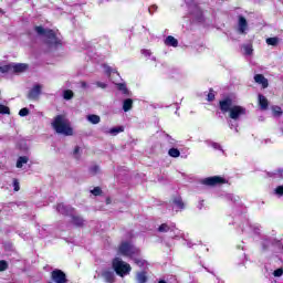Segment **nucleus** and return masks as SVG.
Instances as JSON below:
<instances>
[{
	"instance_id": "10",
	"label": "nucleus",
	"mask_w": 283,
	"mask_h": 283,
	"mask_svg": "<svg viewBox=\"0 0 283 283\" xmlns=\"http://www.w3.org/2000/svg\"><path fill=\"white\" fill-rule=\"evenodd\" d=\"M102 277L103 280H105V282L107 283H114L115 280V274H114V270L112 269H105L102 271Z\"/></svg>"
},
{
	"instance_id": "28",
	"label": "nucleus",
	"mask_w": 283,
	"mask_h": 283,
	"mask_svg": "<svg viewBox=\"0 0 283 283\" xmlns=\"http://www.w3.org/2000/svg\"><path fill=\"white\" fill-rule=\"evenodd\" d=\"M243 50L248 56H251V54H253V45L251 44L243 45Z\"/></svg>"
},
{
	"instance_id": "44",
	"label": "nucleus",
	"mask_w": 283,
	"mask_h": 283,
	"mask_svg": "<svg viewBox=\"0 0 283 283\" xmlns=\"http://www.w3.org/2000/svg\"><path fill=\"white\" fill-rule=\"evenodd\" d=\"M104 70L106 74H112V67H109L108 65H104Z\"/></svg>"
},
{
	"instance_id": "33",
	"label": "nucleus",
	"mask_w": 283,
	"mask_h": 283,
	"mask_svg": "<svg viewBox=\"0 0 283 283\" xmlns=\"http://www.w3.org/2000/svg\"><path fill=\"white\" fill-rule=\"evenodd\" d=\"M274 277H282L283 275V269L280 268L273 272Z\"/></svg>"
},
{
	"instance_id": "47",
	"label": "nucleus",
	"mask_w": 283,
	"mask_h": 283,
	"mask_svg": "<svg viewBox=\"0 0 283 283\" xmlns=\"http://www.w3.org/2000/svg\"><path fill=\"white\" fill-rule=\"evenodd\" d=\"M81 85H82V87H87V83H85V82H82Z\"/></svg>"
},
{
	"instance_id": "45",
	"label": "nucleus",
	"mask_w": 283,
	"mask_h": 283,
	"mask_svg": "<svg viewBox=\"0 0 283 283\" xmlns=\"http://www.w3.org/2000/svg\"><path fill=\"white\" fill-rule=\"evenodd\" d=\"M98 172V166H93L91 168V174H97Z\"/></svg>"
},
{
	"instance_id": "30",
	"label": "nucleus",
	"mask_w": 283,
	"mask_h": 283,
	"mask_svg": "<svg viewBox=\"0 0 283 283\" xmlns=\"http://www.w3.org/2000/svg\"><path fill=\"white\" fill-rule=\"evenodd\" d=\"M0 114H10V108L3 104H0Z\"/></svg>"
},
{
	"instance_id": "43",
	"label": "nucleus",
	"mask_w": 283,
	"mask_h": 283,
	"mask_svg": "<svg viewBox=\"0 0 283 283\" xmlns=\"http://www.w3.org/2000/svg\"><path fill=\"white\" fill-rule=\"evenodd\" d=\"M211 147H213V149H222V147L218 143H212Z\"/></svg>"
},
{
	"instance_id": "48",
	"label": "nucleus",
	"mask_w": 283,
	"mask_h": 283,
	"mask_svg": "<svg viewBox=\"0 0 283 283\" xmlns=\"http://www.w3.org/2000/svg\"><path fill=\"white\" fill-rule=\"evenodd\" d=\"M158 283H167V282H165V281H159Z\"/></svg>"
},
{
	"instance_id": "31",
	"label": "nucleus",
	"mask_w": 283,
	"mask_h": 283,
	"mask_svg": "<svg viewBox=\"0 0 283 283\" xmlns=\"http://www.w3.org/2000/svg\"><path fill=\"white\" fill-rule=\"evenodd\" d=\"M8 270V262L4 260L0 261V273Z\"/></svg>"
},
{
	"instance_id": "32",
	"label": "nucleus",
	"mask_w": 283,
	"mask_h": 283,
	"mask_svg": "<svg viewBox=\"0 0 283 283\" xmlns=\"http://www.w3.org/2000/svg\"><path fill=\"white\" fill-rule=\"evenodd\" d=\"M118 90L123 92V94H129V90H127L125 84H118Z\"/></svg>"
},
{
	"instance_id": "1",
	"label": "nucleus",
	"mask_w": 283,
	"mask_h": 283,
	"mask_svg": "<svg viewBox=\"0 0 283 283\" xmlns=\"http://www.w3.org/2000/svg\"><path fill=\"white\" fill-rule=\"evenodd\" d=\"M219 107L223 114L229 112V117L232 120H239L241 116L247 115V108L240 105H234L231 97H226L219 102Z\"/></svg>"
},
{
	"instance_id": "7",
	"label": "nucleus",
	"mask_w": 283,
	"mask_h": 283,
	"mask_svg": "<svg viewBox=\"0 0 283 283\" xmlns=\"http://www.w3.org/2000/svg\"><path fill=\"white\" fill-rule=\"evenodd\" d=\"M237 32L239 34H247V32H249V22L247 21L245 17L239 15Z\"/></svg>"
},
{
	"instance_id": "46",
	"label": "nucleus",
	"mask_w": 283,
	"mask_h": 283,
	"mask_svg": "<svg viewBox=\"0 0 283 283\" xmlns=\"http://www.w3.org/2000/svg\"><path fill=\"white\" fill-rule=\"evenodd\" d=\"M199 21H202V10L199 9Z\"/></svg>"
},
{
	"instance_id": "23",
	"label": "nucleus",
	"mask_w": 283,
	"mask_h": 283,
	"mask_svg": "<svg viewBox=\"0 0 283 283\" xmlns=\"http://www.w3.org/2000/svg\"><path fill=\"white\" fill-rule=\"evenodd\" d=\"M168 155L171 157V158H179L180 157V150L178 148H170L168 150Z\"/></svg>"
},
{
	"instance_id": "37",
	"label": "nucleus",
	"mask_w": 283,
	"mask_h": 283,
	"mask_svg": "<svg viewBox=\"0 0 283 283\" xmlns=\"http://www.w3.org/2000/svg\"><path fill=\"white\" fill-rule=\"evenodd\" d=\"M274 191H275L276 196H283V186L276 187V189Z\"/></svg>"
},
{
	"instance_id": "14",
	"label": "nucleus",
	"mask_w": 283,
	"mask_h": 283,
	"mask_svg": "<svg viewBox=\"0 0 283 283\" xmlns=\"http://www.w3.org/2000/svg\"><path fill=\"white\" fill-rule=\"evenodd\" d=\"M165 45H169L170 48H178V40L172 35H168L165 40Z\"/></svg>"
},
{
	"instance_id": "11",
	"label": "nucleus",
	"mask_w": 283,
	"mask_h": 283,
	"mask_svg": "<svg viewBox=\"0 0 283 283\" xmlns=\"http://www.w3.org/2000/svg\"><path fill=\"white\" fill-rule=\"evenodd\" d=\"M28 70V64L19 63V64H11V74H21V72H25Z\"/></svg>"
},
{
	"instance_id": "20",
	"label": "nucleus",
	"mask_w": 283,
	"mask_h": 283,
	"mask_svg": "<svg viewBox=\"0 0 283 283\" xmlns=\"http://www.w3.org/2000/svg\"><path fill=\"white\" fill-rule=\"evenodd\" d=\"M72 222L73 224H75V227H83V224H85V220H83V218H81L80 216H74L72 218Z\"/></svg>"
},
{
	"instance_id": "49",
	"label": "nucleus",
	"mask_w": 283,
	"mask_h": 283,
	"mask_svg": "<svg viewBox=\"0 0 283 283\" xmlns=\"http://www.w3.org/2000/svg\"><path fill=\"white\" fill-rule=\"evenodd\" d=\"M3 13V10L0 9V14Z\"/></svg>"
},
{
	"instance_id": "21",
	"label": "nucleus",
	"mask_w": 283,
	"mask_h": 283,
	"mask_svg": "<svg viewBox=\"0 0 283 283\" xmlns=\"http://www.w3.org/2000/svg\"><path fill=\"white\" fill-rule=\"evenodd\" d=\"M28 160H30V158H28V156L19 157L18 161H17L18 169H21V167H23L24 165H28Z\"/></svg>"
},
{
	"instance_id": "35",
	"label": "nucleus",
	"mask_w": 283,
	"mask_h": 283,
	"mask_svg": "<svg viewBox=\"0 0 283 283\" xmlns=\"http://www.w3.org/2000/svg\"><path fill=\"white\" fill-rule=\"evenodd\" d=\"M30 114V111L28 108H22L19 112V116H28Z\"/></svg>"
},
{
	"instance_id": "9",
	"label": "nucleus",
	"mask_w": 283,
	"mask_h": 283,
	"mask_svg": "<svg viewBox=\"0 0 283 283\" xmlns=\"http://www.w3.org/2000/svg\"><path fill=\"white\" fill-rule=\"evenodd\" d=\"M51 277L55 283H67V279H65V273H63V271L61 270H54Z\"/></svg>"
},
{
	"instance_id": "39",
	"label": "nucleus",
	"mask_w": 283,
	"mask_h": 283,
	"mask_svg": "<svg viewBox=\"0 0 283 283\" xmlns=\"http://www.w3.org/2000/svg\"><path fill=\"white\" fill-rule=\"evenodd\" d=\"M95 85H97V87H101V90H105V87H107V84L104 82H96Z\"/></svg>"
},
{
	"instance_id": "26",
	"label": "nucleus",
	"mask_w": 283,
	"mask_h": 283,
	"mask_svg": "<svg viewBox=\"0 0 283 283\" xmlns=\"http://www.w3.org/2000/svg\"><path fill=\"white\" fill-rule=\"evenodd\" d=\"M171 228L167 223H163L158 227L159 233H167Z\"/></svg>"
},
{
	"instance_id": "5",
	"label": "nucleus",
	"mask_w": 283,
	"mask_h": 283,
	"mask_svg": "<svg viewBox=\"0 0 283 283\" xmlns=\"http://www.w3.org/2000/svg\"><path fill=\"white\" fill-rule=\"evenodd\" d=\"M118 253L125 258L133 259L140 253V250H138V248L134 247L129 242H123L118 248Z\"/></svg>"
},
{
	"instance_id": "22",
	"label": "nucleus",
	"mask_w": 283,
	"mask_h": 283,
	"mask_svg": "<svg viewBox=\"0 0 283 283\" xmlns=\"http://www.w3.org/2000/svg\"><path fill=\"white\" fill-rule=\"evenodd\" d=\"M132 260H134L135 264H137V266H147V261L138 258V255H135Z\"/></svg>"
},
{
	"instance_id": "29",
	"label": "nucleus",
	"mask_w": 283,
	"mask_h": 283,
	"mask_svg": "<svg viewBox=\"0 0 283 283\" xmlns=\"http://www.w3.org/2000/svg\"><path fill=\"white\" fill-rule=\"evenodd\" d=\"M174 205L177 207V209H185V203L182 202V199H180V198L175 199Z\"/></svg>"
},
{
	"instance_id": "15",
	"label": "nucleus",
	"mask_w": 283,
	"mask_h": 283,
	"mask_svg": "<svg viewBox=\"0 0 283 283\" xmlns=\"http://www.w3.org/2000/svg\"><path fill=\"white\" fill-rule=\"evenodd\" d=\"M125 132V128L123 126L119 127H113L109 130H105V134H111V136H117V134H120Z\"/></svg>"
},
{
	"instance_id": "18",
	"label": "nucleus",
	"mask_w": 283,
	"mask_h": 283,
	"mask_svg": "<svg viewBox=\"0 0 283 283\" xmlns=\"http://www.w3.org/2000/svg\"><path fill=\"white\" fill-rule=\"evenodd\" d=\"M86 120H88V123H92V125H98V123H101V116L88 115V116H86Z\"/></svg>"
},
{
	"instance_id": "2",
	"label": "nucleus",
	"mask_w": 283,
	"mask_h": 283,
	"mask_svg": "<svg viewBox=\"0 0 283 283\" xmlns=\"http://www.w3.org/2000/svg\"><path fill=\"white\" fill-rule=\"evenodd\" d=\"M54 132L56 134H62V136H73L74 129H72V125L70 124V119L64 115H57L53 118L51 123Z\"/></svg>"
},
{
	"instance_id": "17",
	"label": "nucleus",
	"mask_w": 283,
	"mask_h": 283,
	"mask_svg": "<svg viewBox=\"0 0 283 283\" xmlns=\"http://www.w3.org/2000/svg\"><path fill=\"white\" fill-rule=\"evenodd\" d=\"M134 107V101L132 98H127L123 103V109L124 112H129Z\"/></svg>"
},
{
	"instance_id": "41",
	"label": "nucleus",
	"mask_w": 283,
	"mask_h": 283,
	"mask_svg": "<svg viewBox=\"0 0 283 283\" xmlns=\"http://www.w3.org/2000/svg\"><path fill=\"white\" fill-rule=\"evenodd\" d=\"M142 54H144V56H151V51L150 50H143Z\"/></svg>"
},
{
	"instance_id": "27",
	"label": "nucleus",
	"mask_w": 283,
	"mask_h": 283,
	"mask_svg": "<svg viewBox=\"0 0 283 283\" xmlns=\"http://www.w3.org/2000/svg\"><path fill=\"white\" fill-rule=\"evenodd\" d=\"M277 43H280V39L279 38H268L266 39V44L268 45H277Z\"/></svg>"
},
{
	"instance_id": "25",
	"label": "nucleus",
	"mask_w": 283,
	"mask_h": 283,
	"mask_svg": "<svg viewBox=\"0 0 283 283\" xmlns=\"http://www.w3.org/2000/svg\"><path fill=\"white\" fill-rule=\"evenodd\" d=\"M63 98L65 101H72V98H74V92H72V90L64 91Z\"/></svg>"
},
{
	"instance_id": "42",
	"label": "nucleus",
	"mask_w": 283,
	"mask_h": 283,
	"mask_svg": "<svg viewBox=\"0 0 283 283\" xmlns=\"http://www.w3.org/2000/svg\"><path fill=\"white\" fill-rule=\"evenodd\" d=\"M213 98H216V94L210 91V93L208 94V101H213Z\"/></svg>"
},
{
	"instance_id": "34",
	"label": "nucleus",
	"mask_w": 283,
	"mask_h": 283,
	"mask_svg": "<svg viewBox=\"0 0 283 283\" xmlns=\"http://www.w3.org/2000/svg\"><path fill=\"white\" fill-rule=\"evenodd\" d=\"M273 114H274V116H280V114H282V108L279 106H274Z\"/></svg>"
},
{
	"instance_id": "40",
	"label": "nucleus",
	"mask_w": 283,
	"mask_h": 283,
	"mask_svg": "<svg viewBox=\"0 0 283 283\" xmlns=\"http://www.w3.org/2000/svg\"><path fill=\"white\" fill-rule=\"evenodd\" d=\"M81 154V147L76 146L75 149H74V156L75 158H80V155Z\"/></svg>"
},
{
	"instance_id": "6",
	"label": "nucleus",
	"mask_w": 283,
	"mask_h": 283,
	"mask_svg": "<svg viewBox=\"0 0 283 283\" xmlns=\"http://www.w3.org/2000/svg\"><path fill=\"white\" fill-rule=\"evenodd\" d=\"M224 182H227V180L219 176L202 179V185H207L208 187H216V185H224Z\"/></svg>"
},
{
	"instance_id": "12",
	"label": "nucleus",
	"mask_w": 283,
	"mask_h": 283,
	"mask_svg": "<svg viewBox=\"0 0 283 283\" xmlns=\"http://www.w3.org/2000/svg\"><path fill=\"white\" fill-rule=\"evenodd\" d=\"M56 210L59 213H62L63 216H70V213H73V209L70 206H65L63 203H59L56 207Z\"/></svg>"
},
{
	"instance_id": "8",
	"label": "nucleus",
	"mask_w": 283,
	"mask_h": 283,
	"mask_svg": "<svg viewBox=\"0 0 283 283\" xmlns=\"http://www.w3.org/2000/svg\"><path fill=\"white\" fill-rule=\"evenodd\" d=\"M41 90H43V85L41 84H35L29 92L28 98L31 101H36L39 96H41Z\"/></svg>"
},
{
	"instance_id": "36",
	"label": "nucleus",
	"mask_w": 283,
	"mask_h": 283,
	"mask_svg": "<svg viewBox=\"0 0 283 283\" xmlns=\"http://www.w3.org/2000/svg\"><path fill=\"white\" fill-rule=\"evenodd\" d=\"M91 193H93V196H101V188L95 187L93 190H91Z\"/></svg>"
},
{
	"instance_id": "16",
	"label": "nucleus",
	"mask_w": 283,
	"mask_h": 283,
	"mask_svg": "<svg viewBox=\"0 0 283 283\" xmlns=\"http://www.w3.org/2000/svg\"><path fill=\"white\" fill-rule=\"evenodd\" d=\"M0 74H12V64L0 65Z\"/></svg>"
},
{
	"instance_id": "24",
	"label": "nucleus",
	"mask_w": 283,
	"mask_h": 283,
	"mask_svg": "<svg viewBox=\"0 0 283 283\" xmlns=\"http://www.w3.org/2000/svg\"><path fill=\"white\" fill-rule=\"evenodd\" d=\"M136 279H137L138 283H145V282H147V273L139 272V273H137Z\"/></svg>"
},
{
	"instance_id": "38",
	"label": "nucleus",
	"mask_w": 283,
	"mask_h": 283,
	"mask_svg": "<svg viewBox=\"0 0 283 283\" xmlns=\"http://www.w3.org/2000/svg\"><path fill=\"white\" fill-rule=\"evenodd\" d=\"M13 189H14V191H19V189H21L19 187V180L18 179H13Z\"/></svg>"
},
{
	"instance_id": "3",
	"label": "nucleus",
	"mask_w": 283,
	"mask_h": 283,
	"mask_svg": "<svg viewBox=\"0 0 283 283\" xmlns=\"http://www.w3.org/2000/svg\"><path fill=\"white\" fill-rule=\"evenodd\" d=\"M35 32L40 35V36H44L46 40V45L50 50V52L56 50V48H59V45H61V40H59L56 38V33H54V31L52 30H45L43 29V27H35Z\"/></svg>"
},
{
	"instance_id": "13",
	"label": "nucleus",
	"mask_w": 283,
	"mask_h": 283,
	"mask_svg": "<svg viewBox=\"0 0 283 283\" xmlns=\"http://www.w3.org/2000/svg\"><path fill=\"white\" fill-rule=\"evenodd\" d=\"M254 81L259 85H262L263 88L269 87V80H266V77H264V75H262V74H256L254 76Z\"/></svg>"
},
{
	"instance_id": "4",
	"label": "nucleus",
	"mask_w": 283,
	"mask_h": 283,
	"mask_svg": "<svg viewBox=\"0 0 283 283\" xmlns=\"http://www.w3.org/2000/svg\"><path fill=\"white\" fill-rule=\"evenodd\" d=\"M113 269L120 277H125V275H129L132 272V265L123 261L120 258H115L113 260Z\"/></svg>"
},
{
	"instance_id": "19",
	"label": "nucleus",
	"mask_w": 283,
	"mask_h": 283,
	"mask_svg": "<svg viewBox=\"0 0 283 283\" xmlns=\"http://www.w3.org/2000/svg\"><path fill=\"white\" fill-rule=\"evenodd\" d=\"M259 104L261 109H266L269 107V99H266L264 95H259Z\"/></svg>"
}]
</instances>
